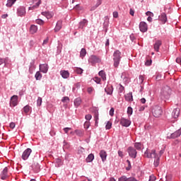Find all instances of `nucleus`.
I'll list each match as a JSON object with an SVG mask.
<instances>
[{
    "mask_svg": "<svg viewBox=\"0 0 181 181\" xmlns=\"http://www.w3.org/2000/svg\"><path fill=\"white\" fill-rule=\"evenodd\" d=\"M144 155H146V157H147L148 159H151L152 158H154V163L153 165L155 168H158L159 166V162L160 160L159 156L158 153H156V150L153 149L151 152L148 151L146 150L144 153Z\"/></svg>",
    "mask_w": 181,
    "mask_h": 181,
    "instance_id": "1",
    "label": "nucleus"
},
{
    "mask_svg": "<svg viewBox=\"0 0 181 181\" xmlns=\"http://www.w3.org/2000/svg\"><path fill=\"white\" fill-rule=\"evenodd\" d=\"M172 95V89L170 87L166 86L162 88L160 93V98H161L163 101H168L170 98V95Z\"/></svg>",
    "mask_w": 181,
    "mask_h": 181,
    "instance_id": "2",
    "label": "nucleus"
},
{
    "mask_svg": "<svg viewBox=\"0 0 181 181\" xmlns=\"http://www.w3.org/2000/svg\"><path fill=\"white\" fill-rule=\"evenodd\" d=\"M121 59H122V54L119 50H116L113 53V66L115 69L119 66V63L121 62Z\"/></svg>",
    "mask_w": 181,
    "mask_h": 181,
    "instance_id": "3",
    "label": "nucleus"
},
{
    "mask_svg": "<svg viewBox=\"0 0 181 181\" xmlns=\"http://www.w3.org/2000/svg\"><path fill=\"white\" fill-rule=\"evenodd\" d=\"M162 107L159 105H156L153 107L152 114L156 118H159L162 115Z\"/></svg>",
    "mask_w": 181,
    "mask_h": 181,
    "instance_id": "4",
    "label": "nucleus"
},
{
    "mask_svg": "<svg viewBox=\"0 0 181 181\" xmlns=\"http://www.w3.org/2000/svg\"><path fill=\"white\" fill-rule=\"evenodd\" d=\"M88 63L94 66V64H97V63H101V59L96 55H90L88 59Z\"/></svg>",
    "mask_w": 181,
    "mask_h": 181,
    "instance_id": "5",
    "label": "nucleus"
},
{
    "mask_svg": "<svg viewBox=\"0 0 181 181\" xmlns=\"http://www.w3.org/2000/svg\"><path fill=\"white\" fill-rule=\"evenodd\" d=\"M127 152H128L129 156H130V158H132L133 159H135L136 158V155H137L138 152H136V149H135L134 147L129 146L127 148Z\"/></svg>",
    "mask_w": 181,
    "mask_h": 181,
    "instance_id": "6",
    "label": "nucleus"
},
{
    "mask_svg": "<svg viewBox=\"0 0 181 181\" xmlns=\"http://www.w3.org/2000/svg\"><path fill=\"white\" fill-rule=\"evenodd\" d=\"M31 153H32V150L28 148L23 152L21 158L23 159V160H28Z\"/></svg>",
    "mask_w": 181,
    "mask_h": 181,
    "instance_id": "7",
    "label": "nucleus"
},
{
    "mask_svg": "<svg viewBox=\"0 0 181 181\" xmlns=\"http://www.w3.org/2000/svg\"><path fill=\"white\" fill-rule=\"evenodd\" d=\"M87 25H88V20L84 18L78 23V29H81L82 30H84V28H86Z\"/></svg>",
    "mask_w": 181,
    "mask_h": 181,
    "instance_id": "8",
    "label": "nucleus"
},
{
    "mask_svg": "<svg viewBox=\"0 0 181 181\" xmlns=\"http://www.w3.org/2000/svg\"><path fill=\"white\" fill-rule=\"evenodd\" d=\"M120 124L122 127H125L126 128H128V127L131 125V120L122 117L120 119Z\"/></svg>",
    "mask_w": 181,
    "mask_h": 181,
    "instance_id": "9",
    "label": "nucleus"
},
{
    "mask_svg": "<svg viewBox=\"0 0 181 181\" xmlns=\"http://www.w3.org/2000/svg\"><path fill=\"white\" fill-rule=\"evenodd\" d=\"M17 16H25L26 15V8L23 6H20L17 8Z\"/></svg>",
    "mask_w": 181,
    "mask_h": 181,
    "instance_id": "10",
    "label": "nucleus"
},
{
    "mask_svg": "<svg viewBox=\"0 0 181 181\" xmlns=\"http://www.w3.org/2000/svg\"><path fill=\"white\" fill-rule=\"evenodd\" d=\"M0 178L1 180H6V179H8V167L4 168L1 171Z\"/></svg>",
    "mask_w": 181,
    "mask_h": 181,
    "instance_id": "11",
    "label": "nucleus"
},
{
    "mask_svg": "<svg viewBox=\"0 0 181 181\" xmlns=\"http://www.w3.org/2000/svg\"><path fill=\"white\" fill-rule=\"evenodd\" d=\"M39 67L40 71H41V73H43L44 74H46V73L49 71V65H47V64H40Z\"/></svg>",
    "mask_w": 181,
    "mask_h": 181,
    "instance_id": "12",
    "label": "nucleus"
},
{
    "mask_svg": "<svg viewBox=\"0 0 181 181\" xmlns=\"http://www.w3.org/2000/svg\"><path fill=\"white\" fill-rule=\"evenodd\" d=\"M140 31L145 33L148 30V24L146 23L141 21L139 24Z\"/></svg>",
    "mask_w": 181,
    "mask_h": 181,
    "instance_id": "13",
    "label": "nucleus"
},
{
    "mask_svg": "<svg viewBox=\"0 0 181 181\" xmlns=\"http://www.w3.org/2000/svg\"><path fill=\"white\" fill-rule=\"evenodd\" d=\"M10 104L13 105V107L18 105V95H14L11 98Z\"/></svg>",
    "mask_w": 181,
    "mask_h": 181,
    "instance_id": "14",
    "label": "nucleus"
},
{
    "mask_svg": "<svg viewBox=\"0 0 181 181\" xmlns=\"http://www.w3.org/2000/svg\"><path fill=\"white\" fill-rule=\"evenodd\" d=\"M181 135V128H180L178 130L175 131L174 133L170 134V138L173 139H175L176 138H179Z\"/></svg>",
    "mask_w": 181,
    "mask_h": 181,
    "instance_id": "15",
    "label": "nucleus"
},
{
    "mask_svg": "<svg viewBox=\"0 0 181 181\" xmlns=\"http://www.w3.org/2000/svg\"><path fill=\"white\" fill-rule=\"evenodd\" d=\"M41 15H42V16H45V18H47V19H52V18H53V12H50V11H42L41 13Z\"/></svg>",
    "mask_w": 181,
    "mask_h": 181,
    "instance_id": "16",
    "label": "nucleus"
},
{
    "mask_svg": "<svg viewBox=\"0 0 181 181\" xmlns=\"http://www.w3.org/2000/svg\"><path fill=\"white\" fill-rule=\"evenodd\" d=\"M62 25H63V21H58L57 22V24H56V26H55V28H54V32H59V31H60V30L62 29Z\"/></svg>",
    "mask_w": 181,
    "mask_h": 181,
    "instance_id": "17",
    "label": "nucleus"
},
{
    "mask_svg": "<svg viewBox=\"0 0 181 181\" xmlns=\"http://www.w3.org/2000/svg\"><path fill=\"white\" fill-rule=\"evenodd\" d=\"M124 98L128 103H132V101H134V98L132 96V92H130V93L124 95Z\"/></svg>",
    "mask_w": 181,
    "mask_h": 181,
    "instance_id": "18",
    "label": "nucleus"
},
{
    "mask_svg": "<svg viewBox=\"0 0 181 181\" xmlns=\"http://www.w3.org/2000/svg\"><path fill=\"white\" fill-rule=\"evenodd\" d=\"M160 46H162V41L159 40H156L153 45L154 50L156 52H159V48L160 47Z\"/></svg>",
    "mask_w": 181,
    "mask_h": 181,
    "instance_id": "19",
    "label": "nucleus"
},
{
    "mask_svg": "<svg viewBox=\"0 0 181 181\" xmlns=\"http://www.w3.org/2000/svg\"><path fill=\"white\" fill-rule=\"evenodd\" d=\"M158 19L160 22L163 23H166V21H168V17L166 16V13H163L159 16Z\"/></svg>",
    "mask_w": 181,
    "mask_h": 181,
    "instance_id": "20",
    "label": "nucleus"
},
{
    "mask_svg": "<svg viewBox=\"0 0 181 181\" xmlns=\"http://www.w3.org/2000/svg\"><path fill=\"white\" fill-rule=\"evenodd\" d=\"M99 155L103 162L107 160V152L105 151L101 150Z\"/></svg>",
    "mask_w": 181,
    "mask_h": 181,
    "instance_id": "21",
    "label": "nucleus"
},
{
    "mask_svg": "<svg viewBox=\"0 0 181 181\" xmlns=\"http://www.w3.org/2000/svg\"><path fill=\"white\" fill-rule=\"evenodd\" d=\"M32 168H33L34 172H35V173L40 172V165H39V163H34L32 165Z\"/></svg>",
    "mask_w": 181,
    "mask_h": 181,
    "instance_id": "22",
    "label": "nucleus"
},
{
    "mask_svg": "<svg viewBox=\"0 0 181 181\" xmlns=\"http://www.w3.org/2000/svg\"><path fill=\"white\" fill-rule=\"evenodd\" d=\"M180 114V109L175 108L173 110V111L172 112V117H173V118H177L179 117Z\"/></svg>",
    "mask_w": 181,
    "mask_h": 181,
    "instance_id": "23",
    "label": "nucleus"
},
{
    "mask_svg": "<svg viewBox=\"0 0 181 181\" xmlns=\"http://www.w3.org/2000/svg\"><path fill=\"white\" fill-rule=\"evenodd\" d=\"M60 74L62 78H69V77H70V73L68 72V71H65V70L61 71Z\"/></svg>",
    "mask_w": 181,
    "mask_h": 181,
    "instance_id": "24",
    "label": "nucleus"
},
{
    "mask_svg": "<svg viewBox=\"0 0 181 181\" xmlns=\"http://www.w3.org/2000/svg\"><path fill=\"white\" fill-rule=\"evenodd\" d=\"M105 91L107 95H111L112 94V92L114 91V88H112V86H107L105 88Z\"/></svg>",
    "mask_w": 181,
    "mask_h": 181,
    "instance_id": "25",
    "label": "nucleus"
},
{
    "mask_svg": "<svg viewBox=\"0 0 181 181\" xmlns=\"http://www.w3.org/2000/svg\"><path fill=\"white\" fill-rule=\"evenodd\" d=\"M74 106L77 108L78 107H80L81 105V98H77L74 101Z\"/></svg>",
    "mask_w": 181,
    "mask_h": 181,
    "instance_id": "26",
    "label": "nucleus"
},
{
    "mask_svg": "<svg viewBox=\"0 0 181 181\" xmlns=\"http://www.w3.org/2000/svg\"><path fill=\"white\" fill-rule=\"evenodd\" d=\"M98 74L100 77H101L102 80H103V81H105V80H107V75L105 74V71L102 70L99 71Z\"/></svg>",
    "mask_w": 181,
    "mask_h": 181,
    "instance_id": "27",
    "label": "nucleus"
},
{
    "mask_svg": "<svg viewBox=\"0 0 181 181\" xmlns=\"http://www.w3.org/2000/svg\"><path fill=\"white\" fill-rule=\"evenodd\" d=\"M35 69H36V66H35V60H33L30 63V66H29L30 73H32L35 70Z\"/></svg>",
    "mask_w": 181,
    "mask_h": 181,
    "instance_id": "28",
    "label": "nucleus"
},
{
    "mask_svg": "<svg viewBox=\"0 0 181 181\" xmlns=\"http://www.w3.org/2000/svg\"><path fill=\"white\" fill-rule=\"evenodd\" d=\"M40 5V0H37V2L33 6L29 7L28 9L29 11H33V9H37Z\"/></svg>",
    "mask_w": 181,
    "mask_h": 181,
    "instance_id": "29",
    "label": "nucleus"
},
{
    "mask_svg": "<svg viewBox=\"0 0 181 181\" xmlns=\"http://www.w3.org/2000/svg\"><path fill=\"white\" fill-rule=\"evenodd\" d=\"M30 32L32 33V35H34V33H36L37 32V27L35 25H31L30 28Z\"/></svg>",
    "mask_w": 181,
    "mask_h": 181,
    "instance_id": "30",
    "label": "nucleus"
},
{
    "mask_svg": "<svg viewBox=\"0 0 181 181\" xmlns=\"http://www.w3.org/2000/svg\"><path fill=\"white\" fill-rule=\"evenodd\" d=\"M86 160L88 163H90V162H93V160H94V154H89L86 158Z\"/></svg>",
    "mask_w": 181,
    "mask_h": 181,
    "instance_id": "31",
    "label": "nucleus"
},
{
    "mask_svg": "<svg viewBox=\"0 0 181 181\" xmlns=\"http://www.w3.org/2000/svg\"><path fill=\"white\" fill-rule=\"evenodd\" d=\"M15 2H16V0H8L6 6H7V8H11Z\"/></svg>",
    "mask_w": 181,
    "mask_h": 181,
    "instance_id": "32",
    "label": "nucleus"
},
{
    "mask_svg": "<svg viewBox=\"0 0 181 181\" xmlns=\"http://www.w3.org/2000/svg\"><path fill=\"white\" fill-rule=\"evenodd\" d=\"M87 54V51L85 48H82L80 52V57L82 59H84L86 57V55Z\"/></svg>",
    "mask_w": 181,
    "mask_h": 181,
    "instance_id": "33",
    "label": "nucleus"
},
{
    "mask_svg": "<svg viewBox=\"0 0 181 181\" xmlns=\"http://www.w3.org/2000/svg\"><path fill=\"white\" fill-rule=\"evenodd\" d=\"M55 162H56L57 168H60V166H62V165H63V161L60 158H56Z\"/></svg>",
    "mask_w": 181,
    "mask_h": 181,
    "instance_id": "34",
    "label": "nucleus"
},
{
    "mask_svg": "<svg viewBox=\"0 0 181 181\" xmlns=\"http://www.w3.org/2000/svg\"><path fill=\"white\" fill-rule=\"evenodd\" d=\"M75 134H76L77 136H83L84 135V131L80 129H76Z\"/></svg>",
    "mask_w": 181,
    "mask_h": 181,
    "instance_id": "35",
    "label": "nucleus"
},
{
    "mask_svg": "<svg viewBox=\"0 0 181 181\" xmlns=\"http://www.w3.org/2000/svg\"><path fill=\"white\" fill-rule=\"evenodd\" d=\"M74 71L76 74H83V71H84V70L81 68L76 67L74 69Z\"/></svg>",
    "mask_w": 181,
    "mask_h": 181,
    "instance_id": "36",
    "label": "nucleus"
},
{
    "mask_svg": "<svg viewBox=\"0 0 181 181\" xmlns=\"http://www.w3.org/2000/svg\"><path fill=\"white\" fill-rule=\"evenodd\" d=\"M134 148L137 151H141V149H142V144H141V143H135L134 144Z\"/></svg>",
    "mask_w": 181,
    "mask_h": 181,
    "instance_id": "37",
    "label": "nucleus"
},
{
    "mask_svg": "<svg viewBox=\"0 0 181 181\" xmlns=\"http://www.w3.org/2000/svg\"><path fill=\"white\" fill-rule=\"evenodd\" d=\"M42 74H40V71H37L35 75V78L36 80H42Z\"/></svg>",
    "mask_w": 181,
    "mask_h": 181,
    "instance_id": "38",
    "label": "nucleus"
},
{
    "mask_svg": "<svg viewBox=\"0 0 181 181\" xmlns=\"http://www.w3.org/2000/svg\"><path fill=\"white\" fill-rule=\"evenodd\" d=\"M23 111L25 114H28L30 111V106H29L28 105H25L23 107Z\"/></svg>",
    "mask_w": 181,
    "mask_h": 181,
    "instance_id": "39",
    "label": "nucleus"
},
{
    "mask_svg": "<svg viewBox=\"0 0 181 181\" xmlns=\"http://www.w3.org/2000/svg\"><path fill=\"white\" fill-rule=\"evenodd\" d=\"M112 128V123L110 121H108L105 125L106 129H111Z\"/></svg>",
    "mask_w": 181,
    "mask_h": 181,
    "instance_id": "40",
    "label": "nucleus"
},
{
    "mask_svg": "<svg viewBox=\"0 0 181 181\" xmlns=\"http://www.w3.org/2000/svg\"><path fill=\"white\" fill-rule=\"evenodd\" d=\"M35 23H37V25H45V21L40 18H38L35 20Z\"/></svg>",
    "mask_w": 181,
    "mask_h": 181,
    "instance_id": "41",
    "label": "nucleus"
},
{
    "mask_svg": "<svg viewBox=\"0 0 181 181\" xmlns=\"http://www.w3.org/2000/svg\"><path fill=\"white\" fill-rule=\"evenodd\" d=\"M132 112H134L132 108L131 107H127V115H129V117H131V115H132Z\"/></svg>",
    "mask_w": 181,
    "mask_h": 181,
    "instance_id": "42",
    "label": "nucleus"
},
{
    "mask_svg": "<svg viewBox=\"0 0 181 181\" xmlns=\"http://www.w3.org/2000/svg\"><path fill=\"white\" fill-rule=\"evenodd\" d=\"M70 98L67 96L63 97L62 99V103H69Z\"/></svg>",
    "mask_w": 181,
    "mask_h": 181,
    "instance_id": "43",
    "label": "nucleus"
},
{
    "mask_svg": "<svg viewBox=\"0 0 181 181\" xmlns=\"http://www.w3.org/2000/svg\"><path fill=\"white\" fill-rule=\"evenodd\" d=\"M128 177L125 175H122V177L118 178V181H127Z\"/></svg>",
    "mask_w": 181,
    "mask_h": 181,
    "instance_id": "44",
    "label": "nucleus"
},
{
    "mask_svg": "<svg viewBox=\"0 0 181 181\" xmlns=\"http://www.w3.org/2000/svg\"><path fill=\"white\" fill-rule=\"evenodd\" d=\"M127 163H128V166L126 168V170H131L132 168L131 165V161H129V160H127Z\"/></svg>",
    "mask_w": 181,
    "mask_h": 181,
    "instance_id": "45",
    "label": "nucleus"
},
{
    "mask_svg": "<svg viewBox=\"0 0 181 181\" xmlns=\"http://www.w3.org/2000/svg\"><path fill=\"white\" fill-rule=\"evenodd\" d=\"M28 46L30 49L33 48V46H35V41H33V40H30Z\"/></svg>",
    "mask_w": 181,
    "mask_h": 181,
    "instance_id": "46",
    "label": "nucleus"
},
{
    "mask_svg": "<svg viewBox=\"0 0 181 181\" xmlns=\"http://www.w3.org/2000/svg\"><path fill=\"white\" fill-rule=\"evenodd\" d=\"M37 107H40V105H42V98L38 97L37 100Z\"/></svg>",
    "mask_w": 181,
    "mask_h": 181,
    "instance_id": "47",
    "label": "nucleus"
},
{
    "mask_svg": "<svg viewBox=\"0 0 181 181\" xmlns=\"http://www.w3.org/2000/svg\"><path fill=\"white\" fill-rule=\"evenodd\" d=\"M93 118V116H91V115L88 114L85 116V119H86L87 121H90V119H91Z\"/></svg>",
    "mask_w": 181,
    "mask_h": 181,
    "instance_id": "48",
    "label": "nucleus"
},
{
    "mask_svg": "<svg viewBox=\"0 0 181 181\" xmlns=\"http://www.w3.org/2000/svg\"><path fill=\"white\" fill-rule=\"evenodd\" d=\"M139 81L140 84H142V83H144V76L140 75L139 77Z\"/></svg>",
    "mask_w": 181,
    "mask_h": 181,
    "instance_id": "49",
    "label": "nucleus"
},
{
    "mask_svg": "<svg viewBox=\"0 0 181 181\" xmlns=\"http://www.w3.org/2000/svg\"><path fill=\"white\" fill-rule=\"evenodd\" d=\"M156 180V177L155 175H150L148 181H155Z\"/></svg>",
    "mask_w": 181,
    "mask_h": 181,
    "instance_id": "50",
    "label": "nucleus"
},
{
    "mask_svg": "<svg viewBox=\"0 0 181 181\" xmlns=\"http://www.w3.org/2000/svg\"><path fill=\"white\" fill-rule=\"evenodd\" d=\"M71 128L70 127H65L64 128V131L65 132V134H69V132L71 131Z\"/></svg>",
    "mask_w": 181,
    "mask_h": 181,
    "instance_id": "51",
    "label": "nucleus"
},
{
    "mask_svg": "<svg viewBox=\"0 0 181 181\" xmlns=\"http://www.w3.org/2000/svg\"><path fill=\"white\" fill-rule=\"evenodd\" d=\"M146 16H150V17H153V13L151 12V11H147L146 13Z\"/></svg>",
    "mask_w": 181,
    "mask_h": 181,
    "instance_id": "52",
    "label": "nucleus"
},
{
    "mask_svg": "<svg viewBox=\"0 0 181 181\" xmlns=\"http://www.w3.org/2000/svg\"><path fill=\"white\" fill-rule=\"evenodd\" d=\"M101 4H103V0H97L95 6L98 8Z\"/></svg>",
    "mask_w": 181,
    "mask_h": 181,
    "instance_id": "53",
    "label": "nucleus"
},
{
    "mask_svg": "<svg viewBox=\"0 0 181 181\" xmlns=\"http://www.w3.org/2000/svg\"><path fill=\"white\" fill-rule=\"evenodd\" d=\"M129 37H130V40H132V42H134V40H136L135 35H134V34H131V35H129Z\"/></svg>",
    "mask_w": 181,
    "mask_h": 181,
    "instance_id": "54",
    "label": "nucleus"
},
{
    "mask_svg": "<svg viewBox=\"0 0 181 181\" xmlns=\"http://www.w3.org/2000/svg\"><path fill=\"white\" fill-rule=\"evenodd\" d=\"M127 181H138L137 180L135 179L134 177H127Z\"/></svg>",
    "mask_w": 181,
    "mask_h": 181,
    "instance_id": "55",
    "label": "nucleus"
},
{
    "mask_svg": "<svg viewBox=\"0 0 181 181\" xmlns=\"http://www.w3.org/2000/svg\"><path fill=\"white\" fill-rule=\"evenodd\" d=\"M94 118H95V121H98V119H99L98 112H95Z\"/></svg>",
    "mask_w": 181,
    "mask_h": 181,
    "instance_id": "56",
    "label": "nucleus"
},
{
    "mask_svg": "<svg viewBox=\"0 0 181 181\" xmlns=\"http://www.w3.org/2000/svg\"><path fill=\"white\" fill-rule=\"evenodd\" d=\"M124 86H122V85H120V86H119V93H123V92H124Z\"/></svg>",
    "mask_w": 181,
    "mask_h": 181,
    "instance_id": "57",
    "label": "nucleus"
},
{
    "mask_svg": "<svg viewBox=\"0 0 181 181\" xmlns=\"http://www.w3.org/2000/svg\"><path fill=\"white\" fill-rule=\"evenodd\" d=\"M16 124H15V122H11L10 123V128H11V129H13V128H15Z\"/></svg>",
    "mask_w": 181,
    "mask_h": 181,
    "instance_id": "58",
    "label": "nucleus"
},
{
    "mask_svg": "<svg viewBox=\"0 0 181 181\" xmlns=\"http://www.w3.org/2000/svg\"><path fill=\"white\" fill-rule=\"evenodd\" d=\"M151 64H152V62L149 60H147L145 63L146 66H151Z\"/></svg>",
    "mask_w": 181,
    "mask_h": 181,
    "instance_id": "59",
    "label": "nucleus"
},
{
    "mask_svg": "<svg viewBox=\"0 0 181 181\" xmlns=\"http://www.w3.org/2000/svg\"><path fill=\"white\" fill-rule=\"evenodd\" d=\"M110 115L111 117H112V115H114V109H113V107H112V108L110 109Z\"/></svg>",
    "mask_w": 181,
    "mask_h": 181,
    "instance_id": "60",
    "label": "nucleus"
},
{
    "mask_svg": "<svg viewBox=\"0 0 181 181\" xmlns=\"http://www.w3.org/2000/svg\"><path fill=\"white\" fill-rule=\"evenodd\" d=\"M4 63H5V59L0 58V66H1V64H4Z\"/></svg>",
    "mask_w": 181,
    "mask_h": 181,
    "instance_id": "61",
    "label": "nucleus"
},
{
    "mask_svg": "<svg viewBox=\"0 0 181 181\" xmlns=\"http://www.w3.org/2000/svg\"><path fill=\"white\" fill-rule=\"evenodd\" d=\"M93 88L90 87V88H88V94H91V93H93Z\"/></svg>",
    "mask_w": 181,
    "mask_h": 181,
    "instance_id": "62",
    "label": "nucleus"
},
{
    "mask_svg": "<svg viewBox=\"0 0 181 181\" xmlns=\"http://www.w3.org/2000/svg\"><path fill=\"white\" fill-rule=\"evenodd\" d=\"M84 148L81 147L78 150V153H83V152H84Z\"/></svg>",
    "mask_w": 181,
    "mask_h": 181,
    "instance_id": "63",
    "label": "nucleus"
},
{
    "mask_svg": "<svg viewBox=\"0 0 181 181\" xmlns=\"http://www.w3.org/2000/svg\"><path fill=\"white\" fill-rule=\"evenodd\" d=\"M113 17L118 18V12L117 11L113 12Z\"/></svg>",
    "mask_w": 181,
    "mask_h": 181,
    "instance_id": "64",
    "label": "nucleus"
}]
</instances>
